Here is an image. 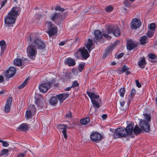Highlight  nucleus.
Returning <instances> with one entry per match:
<instances>
[{
	"instance_id": "1",
	"label": "nucleus",
	"mask_w": 157,
	"mask_h": 157,
	"mask_svg": "<svg viewBox=\"0 0 157 157\" xmlns=\"http://www.w3.org/2000/svg\"><path fill=\"white\" fill-rule=\"evenodd\" d=\"M29 44H32L39 50H44L46 47L45 43L41 40L38 37V35L33 33L30 35L29 39L28 40Z\"/></svg>"
},
{
	"instance_id": "2",
	"label": "nucleus",
	"mask_w": 157,
	"mask_h": 157,
	"mask_svg": "<svg viewBox=\"0 0 157 157\" xmlns=\"http://www.w3.org/2000/svg\"><path fill=\"white\" fill-rule=\"evenodd\" d=\"M16 18L10 15H7L4 17L5 26L6 27L12 26L15 23Z\"/></svg>"
},
{
	"instance_id": "3",
	"label": "nucleus",
	"mask_w": 157,
	"mask_h": 157,
	"mask_svg": "<svg viewBox=\"0 0 157 157\" xmlns=\"http://www.w3.org/2000/svg\"><path fill=\"white\" fill-rule=\"evenodd\" d=\"M125 132L124 128L122 127L118 128L115 130L114 135L116 137H126Z\"/></svg>"
},
{
	"instance_id": "4",
	"label": "nucleus",
	"mask_w": 157,
	"mask_h": 157,
	"mask_svg": "<svg viewBox=\"0 0 157 157\" xmlns=\"http://www.w3.org/2000/svg\"><path fill=\"white\" fill-rule=\"evenodd\" d=\"M27 53L28 56L31 58L35 56L36 54L37 50L32 44L27 48Z\"/></svg>"
},
{
	"instance_id": "5",
	"label": "nucleus",
	"mask_w": 157,
	"mask_h": 157,
	"mask_svg": "<svg viewBox=\"0 0 157 157\" xmlns=\"http://www.w3.org/2000/svg\"><path fill=\"white\" fill-rule=\"evenodd\" d=\"M140 121L139 125L140 128L146 132H149L150 130V126L149 122L142 119H140Z\"/></svg>"
},
{
	"instance_id": "6",
	"label": "nucleus",
	"mask_w": 157,
	"mask_h": 157,
	"mask_svg": "<svg viewBox=\"0 0 157 157\" xmlns=\"http://www.w3.org/2000/svg\"><path fill=\"white\" fill-rule=\"evenodd\" d=\"M21 8L18 6L13 7L10 11L8 13V15L14 17L16 18L20 14Z\"/></svg>"
},
{
	"instance_id": "7",
	"label": "nucleus",
	"mask_w": 157,
	"mask_h": 157,
	"mask_svg": "<svg viewBox=\"0 0 157 157\" xmlns=\"http://www.w3.org/2000/svg\"><path fill=\"white\" fill-rule=\"evenodd\" d=\"M46 24L49 28L48 31V33L50 36H53L57 33V29L55 27H52L53 24L51 22H47L46 23Z\"/></svg>"
},
{
	"instance_id": "8",
	"label": "nucleus",
	"mask_w": 157,
	"mask_h": 157,
	"mask_svg": "<svg viewBox=\"0 0 157 157\" xmlns=\"http://www.w3.org/2000/svg\"><path fill=\"white\" fill-rule=\"evenodd\" d=\"M78 51L80 52L81 56L83 59H86L90 56L89 51L84 47L78 49Z\"/></svg>"
},
{
	"instance_id": "9",
	"label": "nucleus",
	"mask_w": 157,
	"mask_h": 157,
	"mask_svg": "<svg viewBox=\"0 0 157 157\" xmlns=\"http://www.w3.org/2000/svg\"><path fill=\"white\" fill-rule=\"evenodd\" d=\"M141 25L140 21L136 18L133 19L132 21L131 27L132 29H136L139 28Z\"/></svg>"
},
{
	"instance_id": "10",
	"label": "nucleus",
	"mask_w": 157,
	"mask_h": 157,
	"mask_svg": "<svg viewBox=\"0 0 157 157\" xmlns=\"http://www.w3.org/2000/svg\"><path fill=\"white\" fill-rule=\"evenodd\" d=\"M90 138L92 141L97 142L101 140V136L98 132H94L90 135Z\"/></svg>"
},
{
	"instance_id": "11",
	"label": "nucleus",
	"mask_w": 157,
	"mask_h": 157,
	"mask_svg": "<svg viewBox=\"0 0 157 157\" xmlns=\"http://www.w3.org/2000/svg\"><path fill=\"white\" fill-rule=\"evenodd\" d=\"M57 127L60 132L61 131V130H62V132L64 137L65 139L67 138V136L66 132L67 131V125L63 124H59L58 125Z\"/></svg>"
},
{
	"instance_id": "12",
	"label": "nucleus",
	"mask_w": 157,
	"mask_h": 157,
	"mask_svg": "<svg viewBox=\"0 0 157 157\" xmlns=\"http://www.w3.org/2000/svg\"><path fill=\"white\" fill-rule=\"evenodd\" d=\"M134 126L133 123L132 122L129 124L126 128H124L126 136L132 134L133 132Z\"/></svg>"
},
{
	"instance_id": "13",
	"label": "nucleus",
	"mask_w": 157,
	"mask_h": 157,
	"mask_svg": "<svg viewBox=\"0 0 157 157\" xmlns=\"http://www.w3.org/2000/svg\"><path fill=\"white\" fill-rule=\"evenodd\" d=\"M94 40L95 42L97 43L102 39V35L101 32L99 30H97L94 31Z\"/></svg>"
},
{
	"instance_id": "14",
	"label": "nucleus",
	"mask_w": 157,
	"mask_h": 157,
	"mask_svg": "<svg viewBox=\"0 0 157 157\" xmlns=\"http://www.w3.org/2000/svg\"><path fill=\"white\" fill-rule=\"evenodd\" d=\"M16 71V69L14 67H10L6 73V76L8 78H11L15 74Z\"/></svg>"
},
{
	"instance_id": "15",
	"label": "nucleus",
	"mask_w": 157,
	"mask_h": 157,
	"mask_svg": "<svg viewBox=\"0 0 157 157\" xmlns=\"http://www.w3.org/2000/svg\"><path fill=\"white\" fill-rule=\"evenodd\" d=\"M50 85L49 83H43L40 84L39 87V89L41 92L45 93L50 88Z\"/></svg>"
},
{
	"instance_id": "16",
	"label": "nucleus",
	"mask_w": 157,
	"mask_h": 157,
	"mask_svg": "<svg viewBox=\"0 0 157 157\" xmlns=\"http://www.w3.org/2000/svg\"><path fill=\"white\" fill-rule=\"evenodd\" d=\"M12 99L11 97H9L6 103L4 108L5 111L6 113H8L10 110V107L12 102Z\"/></svg>"
},
{
	"instance_id": "17",
	"label": "nucleus",
	"mask_w": 157,
	"mask_h": 157,
	"mask_svg": "<svg viewBox=\"0 0 157 157\" xmlns=\"http://www.w3.org/2000/svg\"><path fill=\"white\" fill-rule=\"evenodd\" d=\"M136 44H135L132 40H128L127 41V48L128 50H131L134 48L136 47Z\"/></svg>"
},
{
	"instance_id": "18",
	"label": "nucleus",
	"mask_w": 157,
	"mask_h": 157,
	"mask_svg": "<svg viewBox=\"0 0 157 157\" xmlns=\"http://www.w3.org/2000/svg\"><path fill=\"white\" fill-rule=\"evenodd\" d=\"M86 94L90 98L91 101H92V100H95L94 99H98L99 98V95L96 94L93 92L87 91Z\"/></svg>"
},
{
	"instance_id": "19",
	"label": "nucleus",
	"mask_w": 157,
	"mask_h": 157,
	"mask_svg": "<svg viewBox=\"0 0 157 157\" xmlns=\"http://www.w3.org/2000/svg\"><path fill=\"white\" fill-rule=\"evenodd\" d=\"M69 94L68 93L61 94L58 95H57V96L58 99L61 102H62L64 100L66 99L68 97Z\"/></svg>"
},
{
	"instance_id": "20",
	"label": "nucleus",
	"mask_w": 157,
	"mask_h": 157,
	"mask_svg": "<svg viewBox=\"0 0 157 157\" xmlns=\"http://www.w3.org/2000/svg\"><path fill=\"white\" fill-rule=\"evenodd\" d=\"M93 45V41L90 39H88L86 43L85 44V46L86 48L88 49L89 52H90L93 48H92Z\"/></svg>"
},
{
	"instance_id": "21",
	"label": "nucleus",
	"mask_w": 157,
	"mask_h": 157,
	"mask_svg": "<svg viewBox=\"0 0 157 157\" xmlns=\"http://www.w3.org/2000/svg\"><path fill=\"white\" fill-rule=\"evenodd\" d=\"M0 46L1 48V55L3 54L6 48V45L5 41L2 40L0 41Z\"/></svg>"
},
{
	"instance_id": "22",
	"label": "nucleus",
	"mask_w": 157,
	"mask_h": 157,
	"mask_svg": "<svg viewBox=\"0 0 157 157\" xmlns=\"http://www.w3.org/2000/svg\"><path fill=\"white\" fill-rule=\"evenodd\" d=\"M28 129L29 127L28 124L26 123H23L17 128V130L25 131L28 130Z\"/></svg>"
},
{
	"instance_id": "23",
	"label": "nucleus",
	"mask_w": 157,
	"mask_h": 157,
	"mask_svg": "<svg viewBox=\"0 0 157 157\" xmlns=\"http://www.w3.org/2000/svg\"><path fill=\"white\" fill-rule=\"evenodd\" d=\"M65 64L68 65L69 66H74L76 63L75 60L70 58L67 59L64 62Z\"/></svg>"
},
{
	"instance_id": "24",
	"label": "nucleus",
	"mask_w": 157,
	"mask_h": 157,
	"mask_svg": "<svg viewBox=\"0 0 157 157\" xmlns=\"http://www.w3.org/2000/svg\"><path fill=\"white\" fill-rule=\"evenodd\" d=\"M146 64L145 62V57H142L140 58L139 60L138 61V65L141 68H144L145 65Z\"/></svg>"
},
{
	"instance_id": "25",
	"label": "nucleus",
	"mask_w": 157,
	"mask_h": 157,
	"mask_svg": "<svg viewBox=\"0 0 157 157\" xmlns=\"http://www.w3.org/2000/svg\"><path fill=\"white\" fill-rule=\"evenodd\" d=\"M140 43L141 45H144L148 42L147 38L146 36H143L140 38Z\"/></svg>"
},
{
	"instance_id": "26",
	"label": "nucleus",
	"mask_w": 157,
	"mask_h": 157,
	"mask_svg": "<svg viewBox=\"0 0 157 157\" xmlns=\"http://www.w3.org/2000/svg\"><path fill=\"white\" fill-rule=\"evenodd\" d=\"M27 110L33 113V115H34L36 111V109L34 105H30L27 108Z\"/></svg>"
},
{
	"instance_id": "27",
	"label": "nucleus",
	"mask_w": 157,
	"mask_h": 157,
	"mask_svg": "<svg viewBox=\"0 0 157 157\" xmlns=\"http://www.w3.org/2000/svg\"><path fill=\"white\" fill-rule=\"evenodd\" d=\"M113 35L115 36L116 37H118L121 34L120 30L118 28H115L114 29L113 32Z\"/></svg>"
},
{
	"instance_id": "28",
	"label": "nucleus",
	"mask_w": 157,
	"mask_h": 157,
	"mask_svg": "<svg viewBox=\"0 0 157 157\" xmlns=\"http://www.w3.org/2000/svg\"><path fill=\"white\" fill-rule=\"evenodd\" d=\"M23 63V61H22L20 59H16L13 61L14 64L17 66H20Z\"/></svg>"
},
{
	"instance_id": "29",
	"label": "nucleus",
	"mask_w": 157,
	"mask_h": 157,
	"mask_svg": "<svg viewBox=\"0 0 157 157\" xmlns=\"http://www.w3.org/2000/svg\"><path fill=\"white\" fill-rule=\"evenodd\" d=\"M90 121V119L88 117L83 118L80 120V123L82 125L87 124Z\"/></svg>"
},
{
	"instance_id": "30",
	"label": "nucleus",
	"mask_w": 157,
	"mask_h": 157,
	"mask_svg": "<svg viewBox=\"0 0 157 157\" xmlns=\"http://www.w3.org/2000/svg\"><path fill=\"white\" fill-rule=\"evenodd\" d=\"M113 49V48L111 45L108 46L105 50V52L104 56L106 55L108 53H110Z\"/></svg>"
},
{
	"instance_id": "31",
	"label": "nucleus",
	"mask_w": 157,
	"mask_h": 157,
	"mask_svg": "<svg viewBox=\"0 0 157 157\" xmlns=\"http://www.w3.org/2000/svg\"><path fill=\"white\" fill-rule=\"evenodd\" d=\"M50 102L51 104L55 105L57 104L58 100L56 97H54L51 98Z\"/></svg>"
},
{
	"instance_id": "32",
	"label": "nucleus",
	"mask_w": 157,
	"mask_h": 157,
	"mask_svg": "<svg viewBox=\"0 0 157 157\" xmlns=\"http://www.w3.org/2000/svg\"><path fill=\"white\" fill-rule=\"evenodd\" d=\"M142 129L138 127L137 125H136L133 128V132L135 134H137L141 132Z\"/></svg>"
},
{
	"instance_id": "33",
	"label": "nucleus",
	"mask_w": 157,
	"mask_h": 157,
	"mask_svg": "<svg viewBox=\"0 0 157 157\" xmlns=\"http://www.w3.org/2000/svg\"><path fill=\"white\" fill-rule=\"evenodd\" d=\"M132 2L130 0H125L124 2V4L126 7H129L130 6L132 3Z\"/></svg>"
},
{
	"instance_id": "34",
	"label": "nucleus",
	"mask_w": 157,
	"mask_h": 157,
	"mask_svg": "<svg viewBox=\"0 0 157 157\" xmlns=\"http://www.w3.org/2000/svg\"><path fill=\"white\" fill-rule=\"evenodd\" d=\"M148 56L149 58L151 59L149 60V61L151 62H154L155 60H152L155 59L156 56L155 55L152 54L150 53L148 55Z\"/></svg>"
},
{
	"instance_id": "35",
	"label": "nucleus",
	"mask_w": 157,
	"mask_h": 157,
	"mask_svg": "<svg viewBox=\"0 0 157 157\" xmlns=\"http://www.w3.org/2000/svg\"><path fill=\"white\" fill-rule=\"evenodd\" d=\"M28 80L29 79H26L24 81L18 86V89H21L23 88L27 84Z\"/></svg>"
},
{
	"instance_id": "36",
	"label": "nucleus",
	"mask_w": 157,
	"mask_h": 157,
	"mask_svg": "<svg viewBox=\"0 0 157 157\" xmlns=\"http://www.w3.org/2000/svg\"><path fill=\"white\" fill-rule=\"evenodd\" d=\"M33 113L28 111L27 110L26 111L25 113V116L26 118L27 119L31 118L32 117Z\"/></svg>"
},
{
	"instance_id": "37",
	"label": "nucleus",
	"mask_w": 157,
	"mask_h": 157,
	"mask_svg": "<svg viewBox=\"0 0 157 157\" xmlns=\"http://www.w3.org/2000/svg\"><path fill=\"white\" fill-rule=\"evenodd\" d=\"M143 115L144 116L145 120L148 122L151 121V118L150 115L146 113L144 114Z\"/></svg>"
},
{
	"instance_id": "38",
	"label": "nucleus",
	"mask_w": 157,
	"mask_h": 157,
	"mask_svg": "<svg viewBox=\"0 0 157 157\" xmlns=\"http://www.w3.org/2000/svg\"><path fill=\"white\" fill-rule=\"evenodd\" d=\"M123 69V71L124 72L126 73V74L127 75L128 74H129L130 73V72L129 71H128V70H129V68H128L127 66L124 65L122 67Z\"/></svg>"
},
{
	"instance_id": "39",
	"label": "nucleus",
	"mask_w": 157,
	"mask_h": 157,
	"mask_svg": "<svg viewBox=\"0 0 157 157\" xmlns=\"http://www.w3.org/2000/svg\"><path fill=\"white\" fill-rule=\"evenodd\" d=\"M115 28V27L113 25L109 26L107 28L108 33L110 34L112 33L113 31V30H114Z\"/></svg>"
},
{
	"instance_id": "40",
	"label": "nucleus",
	"mask_w": 157,
	"mask_h": 157,
	"mask_svg": "<svg viewBox=\"0 0 157 157\" xmlns=\"http://www.w3.org/2000/svg\"><path fill=\"white\" fill-rule=\"evenodd\" d=\"M94 107L98 108L99 106V105L98 102L95 100H92L91 101Z\"/></svg>"
},
{
	"instance_id": "41",
	"label": "nucleus",
	"mask_w": 157,
	"mask_h": 157,
	"mask_svg": "<svg viewBox=\"0 0 157 157\" xmlns=\"http://www.w3.org/2000/svg\"><path fill=\"white\" fill-rule=\"evenodd\" d=\"M85 63H80L79 64L78 67V69L79 71L80 72H81L82 71V70L85 67Z\"/></svg>"
},
{
	"instance_id": "42",
	"label": "nucleus",
	"mask_w": 157,
	"mask_h": 157,
	"mask_svg": "<svg viewBox=\"0 0 157 157\" xmlns=\"http://www.w3.org/2000/svg\"><path fill=\"white\" fill-rule=\"evenodd\" d=\"M120 93V96L122 97H123L125 93V89L124 88H121L119 91Z\"/></svg>"
},
{
	"instance_id": "43",
	"label": "nucleus",
	"mask_w": 157,
	"mask_h": 157,
	"mask_svg": "<svg viewBox=\"0 0 157 157\" xmlns=\"http://www.w3.org/2000/svg\"><path fill=\"white\" fill-rule=\"evenodd\" d=\"M0 143L2 144V145L4 147H7L9 146V144L7 142L0 139Z\"/></svg>"
},
{
	"instance_id": "44",
	"label": "nucleus",
	"mask_w": 157,
	"mask_h": 157,
	"mask_svg": "<svg viewBox=\"0 0 157 157\" xmlns=\"http://www.w3.org/2000/svg\"><path fill=\"white\" fill-rule=\"evenodd\" d=\"M65 117L67 118H72V113L71 111H69L67 112L65 115Z\"/></svg>"
},
{
	"instance_id": "45",
	"label": "nucleus",
	"mask_w": 157,
	"mask_h": 157,
	"mask_svg": "<svg viewBox=\"0 0 157 157\" xmlns=\"http://www.w3.org/2000/svg\"><path fill=\"white\" fill-rule=\"evenodd\" d=\"M149 27L150 29L152 30H154L155 28V24L154 23H152L150 24L149 25Z\"/></svg>"
},
{
	"instance_id": "46",
	"label": "nucleus",
	"mask_w": 157,
	"mask_h": 157,
	"mask_svg": "<svg viewBox=\"0 0 157 157\" xmlns=\"http://www.w3.org/2000/svg\"><path fill=\"white\" fill-rule=\"evenodd\" d=\"M9 151V150L7 149H4L2 151L1 153L0 154V156H2V155H5Z\"/></svg>"
},
{
	"instance_id": "47",
	"label": "nucleus",
	"mask_w": 157,
	"mask_h": 157,
	"mask_svg": "<svg viewBox=\"0 0 157 157\" xmlns=\"http://www.w3.org/2000/svg\"><path fill=\"white\" fill-rule=\"evenodd\" d=\"M113 8L111 6H107L105 10L107 12H109L113 10Z\"/></svg>"
},
{
	"instance_id": "48",
	"label": "nucleus",
	"mask_w": 157,
	"mask_h": 157,
	"mask_svg": "<svg viewBox=\"0 0 157 157\" xmlns=\"http://www.w3.org/2000/svg\"><path fill=\"white\" fill-rule=\"evenodd\" d=\"M136 90L134 89H132L131 90V95L130 97L132 99L133 98L134 96L136 93Z\"/></svg>"
},
{
	"instance_id": "49",
	"label": "nucleus",
	"mask_w": 157,
	"mask_h": 157,
	"mask_svg": "<svg viewBox=\"0 0 157 157\" xmlns=\"http://www.w3.org/2000/svg\"><path fill=\"white\" fill-rule=\"evenodd\" d=\"M154 33L153 32L149 30L147 32V34L149 37H150L153 36Z\"/></svg>"
},
{
	"instance_id": "50",
	"label": "nucleus",
	"mask_w": 157,
	"mask_h": 157,
	"mask_svg": "<svg viewBox=\"0 0 157 157\" xmlns=\"http://www.w3.org/2000/svg\"><path fill=\"white\" fill-rule=\"evenodd\" d=\"M58 14L57 13H54L51 17V19L53 21L56 20V19L58 18Z\"/></svg>"
},
{
	"instance_id": "51",
	"label": "nucleus",
	"mask_w": 157,
	"mask_h": 157,
	"mask_svg": "<svg viewBox=\"0 0 157 157\" xmlns=\"http://www.w3.org/2000/svg\"><path fill=\"white\" fill-rule=\"evenodd\" d=\"M55 9L56 10H59L60 11H63L64 10V9L61 8L60 6H56L55 8Z\"/></svg>"
},
{
	"instance_id": "52",
	"label": "nucleus",
	"mask_w": 157,
	"mask_h": 157,
	"mask_svg": "<svg viewBox=\"0 0 157 157\" xmlns=\"http://www.w3.org/2000/svg\"><path fill=\"white\" fill-rule=\"evenodd\" d=\"M79 85V83L76 81H75L73 82V84L71 86L72 88H74L75 87L78 86Z\"/></svg>"
},
{
	"instance_id": "53",
	"label": "nucleus",
	"mask_w": 157,
	"mask_h": 157,
	"mask_svg": "<svg viewBox=\"0 0 157 157\" xmlns=\"http://www.w3.org/2000/svg\"><path fill=\"white\" fill-rule=\"evenodd\" d=\"M26 153V151H25L23 153H20L17 155V157H24Z\"/></svg>"
},
{
	"instance_id": "54",
	"label": "nucleus",
	"mask_w": 157,
	"mask_h": 157,
	"mask_svg": "<svg viewBox=\"0 0 157 157\" xmlns=\"http://www.w3.org/2000/svg\"><path fill=\"white\" fill-rule=\"evenodd\" d=\"M119 41H118V40L116 41L113 43V44H112L111 45L113 48H114L117 45V44L119 43Z\"/></svg>"
},
{
	"instance_id": "55",
	"label": "nucleus",
	"mask_w": 157,
	"mask_h": 157,
	"mask_svg": "<svg viewBox=\"0 0 157 157\" xmlns=\"http://www.w3.org/2000/svg\"><path fill=\"white\" fill-rule=\"evenodd\" d=\"M74 127V124H71L70 123H69V124L68 125H67V129H70L71 128H73Z\"/></svg>"
},
{
	"instance_id": "56",
	"label": "nucleus",
	"mask_w": 157,
	"mask_h": 157,
	"mask_svg": "<svg viewBox=\"0 0 157 157\" xmlns=\"http://www.w3.org/2000/svg\"><path fill=\"white\" fill-rule=\"evenodd\" d=\"M7 2V0H4L3 2H1V8H0V10L4 6Z\"/></svg>"
},
{
	"instance_id": "57",
	"label": "nucleus",
	"mask_w": 157,
	"mask_h": 157,
	"mask_svg": "<svg viewBox=\"0 0 157 157\" xmlns=\"http://www.w3.org/2000/svg\"><path fill=\"white\" fill-rule=\"evenodd\" d=\"M136 83V86L139 88H140L141 87V85L139 81L138 80H136L135 81Z\"/></svg>"
},
{
	"instance_id": "58",
	"label": "nucleus",
	"mask_w": 157,
	"mask_h": 157,
	"mask_svg": "<svg viewBox=\"0 0 157 157\" xmlns=\"http://www.w3.org/2000/svg\"><path fill=\"white\" fill-rule=\"evenodd\" d=\"M124 54L123 53H120L117 56V58L119 59L121 58L124 56Z\"/></svg>"
},
{
	"instance_id": "59",
	"label": "nucleus",
	"mask_w": 157,
	"mask_h": 157,
	"mask_svg": "<svg viewBox=\"0 0 157 157\" xmlns=\"http://www.w3.org/2000/svg\"><path fill=\"white\" fill-rule=\"evenodd\" d=\"M120 103L121 106H123L124 105L125 102L124 100L122 99L120 101Z\"/></svg>"
},
{
	"instance_id": "60",
	"label": "nucleus",
	"mask_w": 157,
	"mask_h": 157,
	"mask_svg": "<svg viewBox=\"0 0 157 157\" xmlns=\"http://www.w3.org/2000/svg\"><path fill=\"white\" fill-rule=\"evenodd\" d=\"M118 70L120 72V73H119V74H120L121 73H122L124 72H123V71L122 67L121 68H119L118 69Z\"/></svg>"
},
{
	"instance_id": "61",
	"label": "nucleus",
	"mask_w": 157,
	"mask_h": 157,
	"mask_svg": "<svg viewBox=\"0 0 157 157\" xmlns=\"http://www.w3.org/2000/svg\"><path fill=\"white\" fill-rule=\"evenodd\" d=\"M77 70L76 69H75L74 70H72V71L71 73L70 72L68 74V75L69 76H70L71 74H72L74 72H77Z\"/></svg>"
},
{
	"instance_id": "62",
	"label": "nucleus",
	"mask_w": 157,
	"mask_h": 157,
	"mask_svg": "<svg viewBox=\"0 0 157 157\" xmlns=\"http://www.w3.org/2000/svg\"><path fill=\"white\" fill-rule=\"evenodd\" d=\"M4 81V78L2 76H0V82L2 83Z\"/></svg>"
},
{
	"instance_id": "63",
	"label": "nucleus",
	"mask_w": 157,
	"mask_h": 157,
	"mask_svg": "<svg viewBox=\"0 0 157 157\" xmlns=\"http://www.w3.org/2000/svg\"><path fill=\"white\" fill-rule=\"evenodd\" d=\"M65 42L64 41L61 42L59 43V45L63 46L65 44Z\"/></svg>"
},
{
	"instance_id": "64",
	"label": "nucleus",
	"mask_w": 157,
	"mask_h": 157,
	"mask_svg": "<svg viewBox=\"0 0 157 157\" xmlns=\"http://www.w3.org/2000/svg\"><path fill=\"white\" fill-rule=\"evenodd\" d=\"M107 117V115L106 114H103L102 116V118L103 119L105 120Z\"/></svg>"
}]
</instances>
